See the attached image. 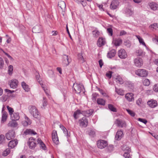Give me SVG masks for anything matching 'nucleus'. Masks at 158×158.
Returning <instances> with one entry per match:
<instances>
[{
	"label": "nucleus",
	"mask_w": 158,
	"mask_h": 158,
	"mask_svg": "<svg viewBox=\"0 0 158 158\" xmlns=\"http://www.w3.org/2000/svg\"><path fill=\"white\" fill-rule=\"evenodd\" d=\"M138 120L141 122H142L143 123H144L145 124H146L147 122V120H146V119H143V118H139L138 119Z\"/></svg>",
	"instance_id": "56"
},
{
	"label": "nucleus",
	"mask_w": 158,
	"mask_h": 158,
	"mask_svg": "<svg viewBox=\"0 0 158 158\" xmlns=\"http://www.w3.org/2000/svg\"><path fill=\"white\" fill-rule=\"evenodd\" d=\"M134 62L135 65L137 67H140L143 64V61L142 59L139 58L135 59Z\"/></svg>",
	"instance_id": "19"
},
{
	"label": "nucleus",
	"mask_w": 158,
	"mask_h": 158,
	"mask_svg": "<svg viewBox=\"0 0 158 158\" xmlns=\"http://www.w3.org/2000/svg\"><path fill=\"white\" fill-rule=\"evenodd\" d=\"M9 83L11 88L15 89L17 87L18 84V81L16 79H14L10 81Z\"/></svg>",
	"instance_id": "11"
},
{
	"label": "nucleus",
	"mask_w": 158,
	"mask_h": 158,
	"mask_svg": "<svg viewBox=\"0 0 158 158\" xmlns=\"http://www.w3.org/2000/svg\"><path fill=\"white\" fill-rule=\"evenodd\" d=\"M10 152V150L9 149L7 148L5 150L2 154V155L3 156H7L8 154H9Z\"/></svg>",
	"instance_id": "45"
},
{
	"label": "nucleus",
	"mask_w": 158,
	"mask_h": 158,
	"mask_svg": "<svg viewBox=\"0 0 158 158\" xmlns=\"http://www.w3.org/2000/svg\"><path fill=\"white\" fill-rule=\"evenodd\" d=\"M42 31V27L41 26H36L32 29V31L33 32L35 33H39Z\"/></svg>",
	"instance_id": "25"
},
{
	"label": "nucleus",
	"mask_w": 158,
	"mask_h": 158,
	"mask_svg": "<svg viewBox=\"0 0 158 158\" xmlns=\"http://www.w3.org/2000/svg\"><path fill=\"white\" fill-rule=\"evenodd\" d=\"M31 123V121L26 116H25V120L22 122L23 126L26 127L30 125Z\"/></svg>",
	"instance_id": "17"
},
{
	"label": "nucleus",
	"mask_w": 158,
	"mask_h": 158,
	"mask_svg": "<svg viewBox=\"0 0 158 158\" xmlns=\"http://www.w3.org/2000/svg\"><path fill=\"white\" fill-rule=\"evenodd\" d=\"M92 33L94 37H97L99 35V32L98 30H95L92 31Z\"/></svg>",
	"instance_id": "42"
},
{
	"label": "nucleus",
	"mask_w": 158,
	"mask_h": 158,
	"mask_svg": "<svg viewBox=\"0 0 158 158\" xmlns=\"http://www.w3.org/2000/svg\"><path fill=\"white\" fill-rule=\"evenodd\" d=\"M115 124L118 127H123L126 125L125 123L123 121L119 119H117L115 122Z\"/></svg>",
	"instance_id": "21"
},
{
	"label": "nucleus",
	"mask_w": 158,
	"mask_h": 158,
	"mask_svg": "<svg viewBox=\"0 0 158 158\" xmlns=\"http://www.w3.org/2000/svg\"><path fill=\"white\" fill-rule=\"evenodd\" d=\"M135 73L137 75L143 77L147 76L148 73L146 70L138 69L135 71Z\"/></svg>",
	"instance_id": "2"
},
{
	"label": "nucleus",
	"mask_w": 158,
	"mask_h": 158,
	"mask_svg": "<svg viewBox=\"0 0 158 158\" xmlns=\"http://www.w3.org/2000/svg\"><path fill=\"white\" fill-rule=\"evenodd\" d=\"M42 88L44 90L46 94L48 96L49 95V91L47 87L45 86H43Z\"/></svg>",
	"instance_id": "46"
},
{
	"label": "nucleus",
	"mask_w": 158,
	"mask_h": 158,
	"mask_svg": "<svg viewBox=\"0 0 158 158\" xmlns=\"http://www.w3.org/2000/svg\"><path fill=\"white\" fill-rule=\"evenodd\" d=\"M15 136V132L12 130L9 131L6 135V138L8 140H10L14 138Z\"/></svg>",
	"instance_id": "10"
},
{
	"label": "nucleus",
	"mask_w": 158,
	"mask_h": 158,
	"mask_svg": "<svg viewBox=\"0 0 158 158\" xmlns=\"http://www.w3.org/2000/svg\"><path fill=\"white\" fill-rule=\"evenodd\" d=\"M37 141L38 143L40 145V147L42 149L45 150V145L42 140L40 139H38Z\"/></svg>",
	"instance_id": "32"
},
{
	"label": "nucleus",
	"mask_w": 158,
	"mask_h": 158,
	"mask_svg": "<svg viewBox=\"0 0 158 158\" xmlns=\"http://www.w3.org/2000/svg\"><path fill=\"white\" fill-rule=\"evenodd\" d=\"M115 91L118 94L120 95H124V91L121 89L116 88Z\"/></svg>",
	"instance_id": "40"
},
{
	"label": "nucleus",
	"mask_w": 158,
	"mask_h": 158,
	"mask_svg": "<svg viewBox=\"0 0 158 158\" xmlns=\"http://www.w3.org/2000/svg\"><path fill=\"white\" fill-rule=\"evenodd\" d=\"M52 140L54 143L58 144L59 143L58 138V137L57 132L55 130L53 131L52 134Z\"/></svg>",
	"instance_id": "6"
},
{
	"label": "nucleus",
	"mask_w": 158,
	"mask_h": 158,
	"mask_svg": "<svg viewBox=\"0 0 158 158\" xmlns=\"http://www.w3.org/2000/svg\"><path fill=\"white\" fill-rule=\"evenodd\" d=\"M80 126L82 127H86L88 124V120L85 117H83L81 119L79 120Z\"/></svg>",
	"instance_id": "5"
},
{
	"label": "nucleus",
	"mask_w": 158,
	"mask_h": 158,
	"mask_svg": "<svg viewBox=\"0 0 158 158\" xmlns=\"http://www.w3.org/2000/svg\"><path fill=\"white\" fill-rule=\"evenodd\" d=\"M4 136L3 135H1L0 136V143H3L4 141Z\"/></svg>",
	"instance_id": "61"
},
{
	"label": "nucleus",
	"mask_w": 158,
	"mask_h": 158,
	"mask_svg": "<svg viewBox=\"0 0 158 158\" xmlns=\"http://www.w3.org/2000/svg\"><path fill=\"white\" fill-rule=\"evenodd\" d=\"M82 114V111H81L79 110H77L74 112L73 114V116L75 119H77L79 117V116L81 114Z\"/></svg>",
	"instance_id": "28"
},
{
	"label": "nucleus",
	"mask_w": 158,
	"mask_h": 158,
	"mask_svg": "<svg viewBox=\"0 0 158 158\" xmlns=\"http://www.w3.org/2000/svg\"><path fill=\"white\" fill-rule=\"evenodd\" d=\"M4 110L3 106L2 110V123H4L6 122L8 114L6 112L4 111Z\"/></svg>",
	"instance_id": "14"
},
{
	"label": "nucleus",
	"mask_w": 158,
	"mask_h": 158,
	"mask_svg": "<svg viewBox=\"0 0 158 158\" xmlns=\"http://www.w3.org/2000/svg\"><path fill=\"white\" fill-rule=\"evenodd\" d=\"M76 2H81L82 3V5L83 6H86L87 3L86 2V1L88 2H91V0H74Z\"/></svg>",
	"instance_id": "38"
},
{
	"label": "nucleus",
	"mask_w": 158,
	"mask_h": 158,
	"mask_svg": "<svg viewBox=\"0 0 158 158\" xmlns=\"http://www.w3.org/2000/svg\"><path fill=\"white\" fill-rule=\"evenodd\" d=\"M114 42L115 46H119L122 43V40L120 38H118L114 40Z\"/></svg>",
	"instance_id": "37"
},
{
	"label": "nucleus",
	"mask_w": 158,
	"mask_h": 158,
	"mask_svg": "<svg viewBox=\"0 0 158 158\" xmlns=\"http://www.w3.org/2000/svg\"><path fill=\"white\" fill-rule=\"evenodd\" d=\"M153 89L154 91L158 92V83L154 85Z\"/></svg>",
	"instance_id": "58"
},
{
	"label": "nucleus",
	"mask_w": 158,
	"mask_h": 158,
	"mask_svg": "<svg viewBox=\"0 0 158 158\" xmlns=\"http://www.w3.org/2000/svg\"><path fill=\"white\" fill-rule=\"evenodd\" d=\"M4 64V61L3 59L0 57V68L2 69L3 67Z\"/></svg>",
	"instance_id": "52"
},
{
	"label": "nucleus",
	"mask_w": 158,
	"mask_h": 158,
	"mask_svg": "<svg viewBox=\"0 0 158 158\" xmlns=\"http://www.w3.org/2000/svg\"><path fill=\"white\" fill-rule=\"evenodd\" d=\"M18 143V142L16 139L11 140L8 143V147L11 148H14L16 146Z\"/></svg>",
	"instance_id": "16"
},
{
	"label": "nucleus",
	"mask_w": 158,
	"mask_h": 158,
	"mask_svg": "<svg viewBox=\"0 0 158 158\" xmlns=\"http://www.w3.org/2000/svg\"><path fill=\"white\" fill-rule=\"evenodd\" d=\"M143 84L145 86H148L150 84L149 80L147 79H145L143 81Z\"/></svg>",
	"instance_id": "44"
},
{
	"label": "nucleus",
	"mask_w": 158,
	"mask_h": 158,
	"mask_svg": "<svg viewBox=\"0 0 158 158\" xmlns=\"http://www.w3.org/2000/svg\"><path fill=\"white\" fill-rule=\"evenodd\" d=\"M123 131H118L116 134L115 135V139L117 140H120L123 136Z\"/></svg>",
	"instance_id": "23"
},
{
	"label": "nucleus",
	"mask_w": 158,
	"mask_h": 158,
	"mask_svg": "<svg viewBox=\"0 0 158 158\" xmlns=\"http://www.w3.org/2000/svg\"><path fill=\"white\" fill-rule=\"evenodd\" d=\"M136 55L138 56H143L145 54V53L143 52V50L141 49H139L137 50L135 52Z\"/></svg>",
	"instance_id": "33"
},
{
	"label": "nucleus",
	"mask_w": 158,
	"mask_h": 158,
	"mask_svg": "<svg viewBox=\"0 0 158 158\" xmlns=\"http://www.w3.org/2000/svg\"><path fill=\"white\" fill-rule=\"evenodd\" d=\"M94 112L93 110L90 109L86 111H82V114L85 116L89 117Z\"/></svg>",
	"instance_id": "20"
},
{
	"label": "nucleus",
	"mask_w": 158,
	"mask_h": 158,
	"mask_svg": "<svg viewBox=\"0 0 158 158\" xmlns=\"http://www.w3.org/2000/svg\"><path fill=\"white\" fill-rule=\"evenodd\" d=\"M106 44L105 39L102 38H99L97 42V44L99 47H101L105 44Z\"/></svg>",
	"instance_id": "18"
},
{
	"label": "nucleus",
	"mask_w": 158,
	"mask_h": 158,
	"mask_svg": "<svg viewBox=\"0 0 158 158\" xmlns=\"http://www.w3.org/2000/svg\"><path fill=\"white\" fill-rule=\"evenodd\" d=\"M126 12L127 14H129L130 16L133 15L134 13L133 10L129 9H127Z\"/></svg>",
	"instance_id": "49"
},
{
	"label": "nucleus",
	"mask_w": 158,
	"mask_h": 158,
	"mask_svg": "<svg viewBox=\"0 0 158 158\" xmlns=\"http://www.w3.org/2000/svg\"><path fill=\"white\" fill-rule=\"evenodd\" d=\"M5 91L6 92H7L8 94H11L12 93L14 92V91H13V90L11 91V90H9L8 89H5Z\"/></svg>",
	"instance_id": "63"
},
{
	"label": "nucleus",
	"mask_w": 158,
	"mask_h": 158,
	"mask_svg": "<svg viewBox=\"0 0 158 158\" xmlns=\"http://www.w3.org/2000/svg\"><path fill=\"white\" fill-rule=\"evenodd\" d=\"M47 105V99L45 97L43 98V99L42 101V104L41 106V108L43 109H45Z\"/></svg>",
	"instance_id": "34"
},
{
	"label": "nucleus",
	"mask_w": 158,
	"mask_h": 158,
	"mask_svg": "<svg viewBox=\"0 0 158 158\" xmlns=\"http://www.w3.org/2000/svg\"><path fill=\"white\" fill-rule=\"evenodd\" d=\"M58 6L63 10H64L66 7L65 2L63 1H60L58 2Z\"/></svg>",
	"instance_id": "30"
},
{
	"label": "nucleus",
	"mask_w": 158,
	"mask_h": 158,
	"mask_svg": "<svg viewBox=\"0 0 158 158\" xmlns=\"http://www.w3.org/2000/svg\"><path fill=\"white\" fill-rule=\"evenodd\" d=\"M60 127L61 128V129L62 130L64 131V133L67 136L68 135V131L67 130V129L65 128L63 126H60Z\"/></svg>",
	"instance_id": "48"
},
{
	"label": "nucleus",
	"mask_w": 158,
	"mask_h": 158,
	"mask_svg": "<svg viewBox=\"0 0 158 158\" xmlns=\"http://www.w3.org/2000/svg\"><path fill=\"white\" fill-rule=\"evenodd\" d=\"M2 51L11 60H14L13 58L10 55L6 52L3 50H2Z\"/></svg>",
	"instance_id": "55"
},
{
	"label": "nucleus",
	"mask_w": 158,
	"mask_h": 158,
	"mask_svg": "<svg viewBox=\"0 0 158 158\" xmlns=\"http://www.w3.org/2000/svg\"><path fill=\"white\" fill-rule=\"evenodd\" d=\"M134 95L131 93H129L125 95V98L128 102H130L133 101L134 100Z\"/></svg>",
	"instance_id": "13"
},
{
	"label": "nucleus",
	"mask_w": 158,
	"mask_h": 158,
	"mask_svg": "<svg viewBox=\"0 0 158 158\" xmlns=\"http://www.w3.org/2000/svg\"><path fill=\"white\" fill-rule=\"evenodd\" d=\"M28 143L29 148L32 149L35 148L36 145L35 139L33 137H31L29 139Z\"/></svg>",
	"instance_id": "8"
},
{
	"label": "nucleus",
	"mask_w": 158,
	"mask_h": 158,
	"mask_svg": "<svg viewBox=\"0 0 158 158\" xmlns=\"http://www.w3.org/2000/svg\"><path fill=\"white\" fill-rule=\"evenodd\" d=\"M126 34L127 32L123 30H122L120 32L119 35L120 36H122L123 35H125Z\"/></svg>",
	"instance_id": "62"
},
{
	"label": "nucleus",
	"mask_w": 158,
	"mask_h": 158,
	"mask_svg": "<svg viewBox=\"0 0 158 158\" xmlns=\"http://www.w3.org/2000/svg\"><path fill=\"white\" fill-rule=\"evenodd\" d=\"M136 103L139 106H140L141 105L142 103V100L141 98H139L136 101Z\"/></svg>",
	"instance_id": "53"
},
{
	"label": "nucleus",
	"mask_w": 158,
	"mask_h": 158,
	"mask_svg": "<svg viewBox=\"0 0 158 158\" xmlns=\"http://www.w3.org/2000/svg\"><path fill=\"white\" fill-rule=\"evenodd\" d=\"M78 57L79 59L80 60H81L82 62H84V60L83 57L81 54H79L78 55Z\"/></svg>",
	"instance_id": "64"
},
{
	"label": "nucleus",
	"mask_w": 158,
	"mask_h": 158,
	"mask_svg": "<svg viewBox=\"0 0 158 158\" xmlns=\"http://www.w3.org/2000/svg\"><path fill=\"white\" fill-rule=\"evenodd\" d=\"M98 104L102 106H104L105 104V101L102 98H98L97 100Z\"/></svg>",
	"instance_id": "35"
},
{
	"label": "nucleus",
	"mask_w": 158,
	"mask_h": 158,
	"mask_svg": "<svg viewBox=\"0 0 158 158\" xmlns=\"http://www.w3.org/2000/svg\"><path fill=\"white\" fill-rule=\"evenodd\" d=\"M106 76L109 78L110 79L111 77L112 72L109 71L106 74Z\"/></svg>",
	"instance_id": "57"
},
{
	"label": "nucleus",
	"mask_w": 158,
	"mask_h": 158,
	"mask_svg": "<svg viewBox=\"0 0 158 158\" xmlns=\"http://www.w3.org/2000/svg\"><path fill=\"white\" fill-rule=\"evenodd\" d=\"M123 156L126 158H131V157L130 156L129 154L128 153L125 152Z\"/></svg>",
	"instance_id": "59"
},
{
	"label": "nucleus",
	"mask_w": 158,
	"mask_h": 158,
	"mask_svg": "<svg viewBox=\"0 0 158 158\" xmlns=\"http://www.w3.org/2000/svg\"><path fill=\"white\" fill-rule=\"evenodd\" d=\"M10 117L12 120H18L20 118L19 114L18 112H14L11 114Z\"/></svg>",
	"instance_id": "22"
},
{
	"label": "nucleus",
	"mask_w": 158,
	"mask_h": 158,
	"mask_svg": "<svg viewBox=\"0 0 158 158\" xmlns=\"http://www.w3.org/2000/svg\"><path fill=\"white\" fill-rule=\"evenodd\" d=\"M29 112L33 117L35 118H38L40 115L37 108L35 106H30L28 107Z\"/></svg>",
	"instance_id": "1"
},
{
	"label": "nucleus",
	"mask_w": 158,
	"mask_h": 158,
	"mask_svg": "<svg viewBox=\"0 0 158 158\" xmlns=\"http://www.w3.org/2000/svg\"><path fill=\"white\" fill-rule=\"evenodd\" d=\"M118 56L121 58L125 59L127 56V53L123 49H121L118 52Z\"/></svg>",
	"instance_id": "9"
},
{
	"label": "nucleus",
	"mask_w": 158,
	"mask_h": 158,
	"mask_svg": "<svg viewBox=\"0 0 158 158\" xmlns=\"http://www.w3.org/2000/svg\"><path fill=\"white\" fill-rule=\"evenodd\" d=\"M147 104L152 108H155L158 105L157 102L156 100L152 99L148 101L147 102Z\"/></svg>",
	"instance_id": "12"
},
{
	"label": "nucleus",
	"mask_w": 158,
	"mask_h": 158,
	"mask_svg": "<svg viewBox=\"0 0 158 158\" xmlns=\"http://www.w3.org/2000/svg\"><path fill=\"white\" fill-rule=\"evenodd\" d=\"M116 53V51L113 49L110 51L107 54V56L109 58H111L115 56Z\"/></svg>",
	"instance_id": "27"
},
{
	"label": "nucleus",
	"mask_w": 158,
	"mask_h": 158,
	"mask_svg": "<svg viewBox=\"0 0 158 158\" xmlns=\"http://www.w3.org/2000/svg\"><path fill=\"white\" fill-rule=\"evenodd\" d=\"M108 33L110 36H112L113 35V30L110 28H108L107 29Z\"/></svg>",
	"instance_id": "54"
},
{
	"label": "nucleus",
	"mask_w": 158,
	"mask_h": 158,
	"mask_svg": "<svg viewBox=\"0 0 158 158\" xmlns=\"http://www.w3.org/2000/svg\"><path fill=\"white\" fill-rule=\"evenodd\" d=\"M21 85L23 89L26 92H28L30 90V88L28 85L24 82H22L21 83Z\"/></svg>",
	"instance_id": "29"
},
{
	"label": "nucleus",
	"mask_w": 158,
	"mask_h": 158,
	"mask_svg": "<svg viewBox=\"0 0 158 158\" xmlns=\"http://www.w3.org/2000/svg\"><path fill=\"white\" fill-rule=\"evenodd\" d=\"M119 5V3L118 1L116 0H113L111 2L110 7L112 10H114L116 9Z\"/></svg>",
	"instance_id": "15"
},
{
	"label": "nucleus",
	"mask_w": 158,
	"mask_h": 158,
	"mask_svg": "<svg viewBox=\"0 0 158 158\" xmlns=\"http://www.w3.org/2000/svg\"><path fill=\"white\" fill-rule=\"evenodd\" d=\"M127 112L132 116H134L135 115V114L134 111H132L129 109L126 110Z\"/></svg>",
	"instance_id": "50"
},
{
	"label": "nucleus",
	"mask_w": 158,
	"mask_h": 158,
	"mask_svg": "<svg viewBox=\"0 0 158 158\" xmlns=\"http://www.w3.org/2000/svg\"><path fill=\"white\" fill-rule=\"evenodd\" d=\"M150 27L151 28L156 29L158 28V24L156 23H153L150 26Z\"/></svg>",
	"instance_id": "47"
},
{
	"label": "nucleus",
	"mask_w": 158,
	"mask_h": 158,
	"mask_svg": "<svg viewBox=\"0 0 158 158\" xmlns=\"http://www.w3.org/2000/svg\"><path fill=\"white\" fill-rule=\"evenodd\" d=\"M13 70V67L12 65H10L9 66L8 68V73L10 75L12 74V72Z\"/></svg>",
	"instance_id": "51"
},
{
	"label": "nucleus",
	"mask_w": 158,
	"mask_h": 158,
	"mask_svg": "<svg viewBox=\"0 0 158 158\" xmlns=\"http://www.w3.org/2000/svg\"><path fill=\"white\" fill-rule=\"evenodd\" d=\"M89 135L94 136L95 134V132L94 131L90 130L89 132Z\"/></svg>",
	"instance_id": "60"
},
{
	"label": "nucleus",
	"mask_w": 158,
	"mask_h": 158,
	"mask_svg": "<svg viewBox=\"0 0 158 158\" xmlns=\"http://www.w3.org/2000/svg\"><path fill=\"white\" fill-rule=\"evenodd\" d=\"M7 108L8 110L9 114L10 116L11 114H12L14 113V109L8 106H7Z\"/></svg>",
	"instance_id": "43"
},
{
	"label": "nucleus",
	"mask_w": 158,
	"mask_h": 158,
	"mask_svg": "<svg viewBox=\"0 0 158 158\" xmlns=\"http://www.w3.org/2000/svg\"><path fill=\"white\" fill-rule=\"evenodd\" d=\"M63 63L64 66L68 65L70 62V57L66 55H64L63 56Z\"/></svg>",
	"instance_id": "7"
},
{
	"label": "nucleus",
	"mask_w": 158,
	"mask_h": 158,
	"mask_svg": "<svg viewBox=\"0 0 158 158\" xmlns=\"http://www.w3.org/2000/svg\"><path fill=\"white\" fill-rule=\"evenodd\" d=\"M136 37L138 40L139 43L143 45L146 46V45L144 42L143 39L139 35H136Z\"/></svg>",
	"instance_id": "36"
},
{
	"label": "nucleus",
	"mask_w": 158,
	"mask_h": 158,
	"mask_svg": "<svg viewBox=\"0 0 158 158\" xmlns=\"http://www.w3.org/2000/svg\"><path fill=\"white\" fill-rule=\"evenodd\" d=\"M108 107L109 110H110L111 111L116 112L117 111L116 109L115 108L114 106L111 105V104H108Z\"/></svg>",
	"instance_id": "41"
},
{
	"label": "nucleus",
	"mask_w": 158,
	"mask_h": 158,
	"mask_svg": "<svg viewBox=\"0 0 158 158\" xmlns=\"http://www.w3.org/2000/svg\"><path fill=\"white\" fill-rule=\"evenodd\" d=\"M15 120H12L10 121L9 123L8 124V126L9 127H15L17 126L18 124Z\"/></svg>",
	"instance_id": "26"
},
{
	"label": "nucleus",
	"mask_w": 158,
	"mask_h": 158,
	"mask_svg": "<svg viewBox=\"0 0 158 158\" xmlns=\"http://www.w3.org/2000/svg\"><path fill=\"white\" fill-rule=\"evenodd\" d=\"M116 82L120 84H122L123 83L124 81L122 78L120 76H117L116 78Z\"/></svg>",
	"instance_id": "39"
},
{
	"label": "nucleus",
	"mask_w": 158,
	"mask_h": 158,
	"mask_svg": "<svg viewBox=\"0 0 158 158\" xmlns=\"http://www.w3.org/2000/svg\"><path fill=\"white\" fill-rule=\"evenodd\" d=\"M73 87L74 90L77 94H80L84 88L83 85L77 83L73 84Z\"/></svg>",
	"instance_id": "4"
},
{
	"label": "nucleus",
	"mask_w": 158,
	"mask_h": 158,
	"mask_svg": "<svg viewBox=\"0 0 158 158\" xmlns=\"http://www.w3.org/2000/svg\"><path fill=\"white\" fill-rule=\"evenodd\" d=\"M24 133L26 135H35L36 134L35 132L31 129H27L24 131Z\"/></svg>",
	"instance_id": "31"
},
{
	"label": "nucleus",
	"mask_w": 158,
	"mask_h": 158,
	"mask_svg": "<svg viewBox=\"0 0 158 158\" xmlns=\"http://www.w3.org/2000/svg\"><path fill=\"white\" fill-rule=\"evenodd\" d=\"M149 5L151 9L155 10L158 9V5L155 2H151L149 3Z\"/></svg>",
	"instance_id": "24"
},
{
	"label": "nucleus",
	"mask_w": 158,
	"mask_h": 158,
	"mask_svg": "<svg viewBox=\"0 0 158 158\" xmlns=\"http://www.w3.org/2000/svg\"><path fill=\"white\" fill-rule=\"evenodd\" d=\"M98 148L100 149H103L107 146L108 143L106 141L100 139L98 140L97 143Z\"/></svg>",
	"instance_id": "3"
}]
</instances>
